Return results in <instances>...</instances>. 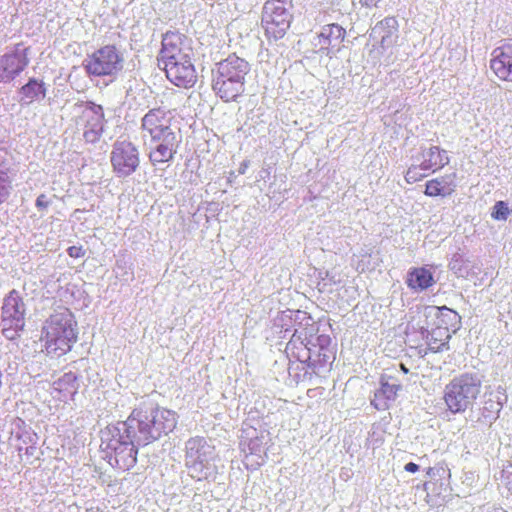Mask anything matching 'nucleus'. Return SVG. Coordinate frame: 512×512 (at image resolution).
<instances>
[{
  "instance_id": "obj_1",
  "label": "nucleus",
  "mask_w": 512,
  "mask_h": 512,
  "mask_svg": "<svg viewBox=\"0 0 512 512\" xmlns=\"http://www.w3.org/2000/svg\"><path fill=\"white\" fill-rule=\"evenodd\" d=\"M176 424L177 415L174 411L153 404H143L135 408L126 421L121 422V427L138 444L148 445L172 432Z\"/></svg>"
},
{
  "instance_id": "obj_2",
  "label": "nucleus",
  "mask_w": 512,
  "mask_h": 512,
  "mask_svg": "<svg viewBox=\"0 0 512 512\" xmlns=\"http://www.w3.org/2000/svg\"><path fill=\"white\" fill-rule=\"evenodd\" d=\"M76 326L69 310L52 314L43 326L47 354L59 357L69 352L77 341Z\"/></svg>"
},
{
  "instance_id": "obj_3",
  "label": "nucleus",
  "mask_w": 512,
  "mask_h": 512,
  "mask_svg": "<svg viewBox=\"0 0 512 512\" xmlns=\"http://www.w3.org/2000/svg\"><path fill=\"white\" fill-rule=\"evenodd\" d=\"M481 378L476 373H464L453 378L444 390V401L450 412L462 413L472 407L480 394Z\"/></svg>"
},
{
  "instance_id": "obj_4",
  "label": "nucleus",
  "mask_w": 512,
  "mask_h": 512,
  "mask_svg": "<svg viewBox=\"0 0 512 512\" xmlns=\"http://www.w3.org/2000/svg\"><path fill=\"white\" fill-rule=\"evenodd\" d=\"M185 449V463L192 478L199 481L215 478L217 455L213 445L203 437H193L186 442Z\"/></svg>"
},
{
  "instance_id": "obj_5",
  "label": "nucleus",
  "mask_w": 512,
  "mask_h": 512,
  "mask_svg": "<svg viewBox=\"0 0 512 512\" xmlns=\"http://www.w3.org/2000/svg\"><path fill=\"white\" fill-rule=\"evenodd\" d=\"M130 433L123 432L121 422L115 426L107 427L106 431L102 432V443H106V448L114 452L115 464L119 469L129 470L133 468L137 462V454L139 446H146L145 444H138Z\"/></svg>"
},
{
  "instance_id": "obj_6",
  "label": "nucleus",
  "mask_w": 512,
  "mask_h": 512,
  "mask_svg": "<svg viewBox=\"0 0 512 512\" xmlns=\"http://www.w3.org/2000/svg\"><path fill=\"white\" fill-rule=\"evenodd\" d=\"M125 59L114 45H105L94 51L83 61L86 73L91 77L115 79L124 68Z\"/></svg>"
},
{
  "instance_id": "obj_7",
  "label": "nucleus",
  "mask_w": 512,
  "mask_h": 512,
  "mask_svg": "<svg viewBox=\"0 0 512 512\" xmlns=\"http://www.w3.org/2000/svg\"><path fill=\"white\" fill-rule=\"evenodd\" d=\"M291 4L287 0H267L263 7L262 25L269 39L283 38L290 27Z\"/></svg>"
},
{
  "instance_id": "obj_8",
  "label": "nucleus",
  "mask_w": 512,
  "mask_h": 512,
  "mask_svg": "<svg viewBox=\"0 0 512 512\" xmlns=\"http://www.w3.org/2000/svg\"><path fill=\"white\" fill-rule=\"evenodd\" d=\"M2 333L8 340L19 337L25 326L26 306L19 292L13 289L4 298L1 309Z\"/></svg>"
},
{
  "instance_id": "obj_9",
  "label": "nucleus",
  "mask_w": 512,
  "mask_h": 512,
  "mask_svg": "<svg viewBox=\"0 0 512 512\" xmlns=\"http://www.w3.org/2000/svg\"><path fill=\"white\" fill-rule=\"evenodd\" d=\"M182 137L176 128L148 137L149 160L153 166L169 163L178 151Z\"/></svg>"
},
{
  "instance_id": "obj_10",
  "label": "nucleus",
  "mask_w": 512,
  "mask_h": 512,
  "mask_svg": "<svg viewBox=\"0 0 512 512\" xmlns=\"http://www.w3.org/2000/svg\"><path fill=\"white\" fill-rule=\"evenodd\" d=\"M158 64L184 61L192 58L193 50L190 39L178 31H167L162 37Z\"/></svg>"
},
{
  "instance_id": "obj_11",
  "label": "nucleus",
  "mask_w": 512,
  "mask_h": 512,
  "mask_svg": "<svg viewBox=\"0 0 512 512\" xmlns=\"http://www.w3.org/2000/svg\"><path fill=\"white\" fill-rule=\"evenodd\" d=\"M110 161L113 171L118 177H128L139 167L140 158L138 148L130 141L117 140L113 144Z\"/></svg>"
},
{
  "instance_id": "obj_12",
  "label": "nucleus",
  "mask_w": 512,
  "mask_h": 512,
  "mask_svg": "<svg viewBox=\"0 0 512 512\" xmlns=\"http://www.w3.org/2000/svg\"><path fill=\"white\" fill-rule=\"evenodd\" d=\"M80 120L83 123V137L88 143H96L104 132V111L101 105L92 101L77 103Z\"/></svg>"
},
{
  "instance_id": "obj_13",
  "label": "nucleus",
  "mask_w": 512,
  "mask_h": 512,
  "mask_svg": "<svg viewBox=\"0 0 512 512\" xmlns=\"http://www.w3.org/2000/svg\"><path fill=\"white\" fill-rule=\"evenodd\" d=\"M171 113L161 107L150 109L141 119L144 144L148 137L173 129Z\"/></svg>"
},
{
  "instance_id": "obj_14",
  "label": "nucleus",
  "mask_w": 512,
  "mask_h": 512,
  "mask_svg": "<svg viewBox=\"0 0 512 512\" xmlns=\"http://www.w3.org/2000/svg\"><path fill=\"white\" fill-rule=\"evenodd\" d=\"M167 78L178 87H192L197 80L196 70L192 58L184 61L162 64Z\"/></svg>"
},
{
  "instance_id": "obj_15",
  "label": "nucleus",
  "mask_w": 512,
  "mask_h": 512,
  "mask_svg": "<svg viewBox=\"0 0 512 512\" xmlns=\"http://www.w3.org/2000/svg\"><path fill=\"white\" fill-rule=\"evenodd\" d=\"M346 35L345 29L338 24H328L322 27L316 36L314 46L327 56H334L339 50Z\"/></svg>"
},
{
  "instance_id": "obj_16",
  "label": "nucleus",
  "mask_w": 512,
  "mask_h": 512,
  "mask_svg": "<svg viewBox=\"0 0 512 512\" xmlns=\"http://www.w3.org/2000/svg\"><path fill=\"white\" fill-rule=\"evenodd\" d=\"M29 64L26 49H15L0 58V82L13 81Z\"/></svg>"
},
{
  "instance_id": "obj_17",
  "label": "nucleus",
  "mask_w": 512,
  "mask_h": 512,
  "mask_svg": "<svg viewBox=\"0 0 512 512\" xmlns=\"http://www.w3.org/2000/svg\"><path fill=\"white\" fill-rule=\"evenodd\" d=\"M249 71V63L245 59L232 54L217 63L216 68L213 69L212 73L213 75H218L222 78L245 83V77Z\"/></svg>"
},
{
  "instance_id": "obj_18",
  "label": "nucleus",
  "mask_w": 512,
  "mask_h": 512,
  "mask_svg": "<svg viewBox=\"0 0 512 512\" xmlns=\"http://www.w3.org/2000/svg\"><path fill=\"white\" fill-rule=\"evenodd\" d=\"M490 68L501 80L512 81V40L493 50Z\"/></svg>"
},
{
  "instance_id": "obj_19",
  "label": "nucleus",
  "mask_w": 512,
  "mask_h": 512,
  "mask_svg": "<svg viewBox=\"0 0 512 512\" xmlns=\"http://www.w3.org/2000/svg\"><path fill=\"white\" fill-rule=\"evenodd\" d=\"M380 384L381 387L376 391L372 404H374L377 409H385L388 407V401L395 400L401 385L396 379L387 374L381 376Z\"/></svg>"
},
{
  "instance_id": "obj_20",
  "label": "nucleus",
  "mask_w": 512,
  "mask_h": 512,
  "mask_svg": "<svg viewBox=\"0 0 512 512\" xmlns=\"http://www.w3.org/2000/svg\"><path fill=\"white\" fill-rule=\"evenodd\" d=\"M398 21L395 17H386L378 22L371 32L375 40H379L383 48L390 47L397 39Z\"/></svg>"
},
{
  "instance_id": "obj_21",
  "label": "nucleus",
  "mask_w": 512,
  "mask_h": 512,
  "mask_svg": "<svg viewBox=\"0 0 512 512\" xmlns=\"http://www.w3.org/2000/svg\"><path fill=\"white\" fill-rule=\"evenodd\" d=\"M213 90L225 102L234 101L245 90L244 82H237L234 80L213 75Z\"/></svg>"
},
{
  "instance_id": "obj_22",
  "label": "nucleus",
  "mask_w": 512,
  "mask_h": 512,
  "mask_svg": "<svg viewBox=\"0 0 512 512\" xmlns=\"http://www.w3.org/2000/svg\"><path fill=\"white\" fill-rule=\"evenodd\" d=\"M456 174L450 173L438 178L429 180L426 183L425 194L430 197L451 195L456 188Z\"/></svg>"
},
{
  "instance_id": "obj_23",
  "label": "nucleus",
  "mask_w": 512,
  "mask_h": 512,
  "mask_svg": "<svg viewBox=\"0 0 512 512\" xmlns=\"http://www.w3.org/2000/svg\"><path fill=\"white\" fill-rule=\"evenodd\" d=\"M424 313L427 317H436L438 319L437 325L449 327L450 331L452 330V332H456L460 323V316L458 313L452 309L447 308L446 306H428L425 308Z\"/></svg>"
},
{
  "instance_id": "obj_24",
  "label": "nucleus",
  "mask_w": 512,
  "mask_h": 512,
  "mask_svg": "<svg viewBox=\"0 0 512 512\" xmlns=\"http://www.w3.org/2000/svg\"><path fill=\"white\" fill-rule=\"evenodd\" d=\"M422 157L423 160L420 164V167L424 171L439 170L449 164L450 161L446 150H442L438 146H432L429 149L423 151Z\"/></svg>"
},
{
  "instance_id": "obj_25",
  "label": "nucleus",
  "mask_w": 512,
  "mask_h": 512,
  "mask_svg": "<svg viewBox=\"0 0 512 512\" xmlns=\"http://www.w3.org/2000/svg\"><path fill=\"white\" fill-rule=\"evenodd\" d=\"M426 343L432 352H441L449 349L451 338L450 328L437 325L431 331L426 330Z\"/></svg>"
},
{
  "instance_id": "obj_26",
  "label": "nucleus",
  "mask_w": 512,
  "mask_h": 512,
  "mask_svg": "<svg viewBox=\"0 0 512 512\" xmlns=\"http://www.w3.org/2000/svg\"><path fill=\"white\" fill-rule=\"evenodd\" d=\"M432 272L426 267L413 268L407 275V286L415 291H423L434 284Z\"/></svg>"
},
{
  "instance_id": "obj_27",
  "label": "nucleus",
  "mask_w": 512,
  "mask_h": 512,
  "mask_svg": "<svg viewBox=\"0 0 512 512\" xmlns=\"http://www.w3.org/2000/svg\"><path fill=\"white\" fill-rule=\"evenodd\" d=\"M45 83L36 78H30L29 81L20 88L22 95L20 102L31 104L33 101L42 100L46 97Z\"/></svg>"
},
{
  "instance_id": "obj_28",
  "label": "nucleus",
  "mask_w": 512,
  "mask_h": 512,
  "mask_svg": "<svg viewBox=\"0 0 512 512\" xmlns=\"http://www.w3.org/2000/svg\"><path fill=\"white\" fill-rule=\"evenodd\" d=\"M243 451L246 453L249 452L250 455H254L258 458L256 463L258 465L262 464L264 462V456H265V443H264V437H254L251 438L247 443V448L244 446Z\"/></svg>"
},
{
  "instance_id": "obj_29",
  "label": "nucleus",
  "mask_w": 512,
  "mask_h": 512,
  "mask_svg": "<svg viewBox=\"0 0 512 512\" xmlns=\"http://www.w3.org/2000/svg\"><path fill=\"white\" fill-rule=\"evenodd\" d=\"M510 214V210L508 205L503 201H498L495 203L491 216L496 220H506Z\"/></svg>"
},
{
  "instance_id": "obj_30",
  "label": "nucleus",
  "mask_w": 512,
  "mask_h": 512,
  "mask_svg": "<svg viewBox=\"0 0 512 512\" xmlns=\"http://www.w3.org/2000/svg\"><path fill=\"white\" fill-rule=\"evenodd\" d=\"M426 171H424L420 165L419 166H411L406 174H405V180L408 182V183H415L419 180H421L422 178H424L427 174L425 173Z\"/></svg>"
},
{
  "instance_id": "obj_31",
  "label": "nucleus",
  "mask_w": 512,
  "mask_h": 512,
  "mask_svg": "<svg viewBox=\"0 0 512 512\" xmlns=\"http://www.w3.org/2000/svg\"><path fill=\"white\" fill-rule=\"evenodd\" d=\"M67 253L72 258H81L85 255L83 248L78 246H70L67 249Z\"/></svg>"
},
{
  "instance_id": "obj_32",
  "label": "nucleus",
  "mask_w": 512,
  "mask_h": 512,
  "mask_svg": "<svg viewBox=\"0 0 512 512\" xmlns=\"http://www.w3.org/2000/svg\"><path fill=\"white\" fill-rule=\"evenodd\" d=\"M50 202L49 200L47 199V196L45 194H40L37 199H36V202H35V205L36 207L39 209V210H44L46 209L48 206H49Z\"/></svg>"
},
{
  "instance_id": "obj_33",
  "label": "nucleus",
  "mask_w": 512,
  "mask_h": 512,
  "mask_svg": "<svg viewBox=\"0 0 512 512\" xmlns=\"http://www.w3.org/2000/svg\"><path fill=\"white\" fill-rule=\"evenodd\" d=\"M490 404V408L495 410L496 412H499L503 406V402L501 401V399L498 397L497 401L494 403V402H487L486 405Z\"/></svg>"
},
{
  "instance_id": "obj_34",
  "label": "nucleus",
  "mask_w": 512,
  "mask_h": 512,
  "mask_svg": "<svg viewBox=\"0 0 512 512\" xmlns=\"http://www.w3.org/2000/svg\"><path fill=\"white\" fill-rule=\"evenodd\" d=\"M405 471L415 473L419 470V465L414 462H409L404 466Z\"/></svg>"
},
{
  "instance_id": "obj_35",
  "label": "nucleus",
  "mask_w": 512,
  "mask_h": 512,
  "mask_svg": "<svg viewBox=\"0 0 512 512\" xmlns=\"http://www.w3.org/2000/svg\"><path fill=\"white\" fill-rule=\"evenodd\" d=\"M8 196V190L5 184H0V202Z\"/></svg>"
},
{
  "instance_id": "obj_36",
  "label": "nucleus",
  "mask_w": 512,
  "mask_h": 512,
  "mask_svg": "<svg viewBox=\"0 0 512 512\" xmlns=\"http://www.w3.org/2000/svg\"><path fill=\"white\" fill-rule=\"evenodd\" d=\"M248 166H249V161H243L238 168V173L241 175L245 174Z\"/></svg>"
},
{
  "instance_id": "obj_37",
  "label": "nucleus",
  "mask_w": 512,
  "mask_h": 512,
  "mask_svg": "<svg viewBox=\"0 0 512 512\" xmlns=\"http://www.w3.org/2000/svg\"><path fill=\"white\" fill-rule=\"evenodd\" d=\"M362 5L367 7L376 6L379 0H360Z\"/></svg>"
},
{
  "instance_id": "obj_38",
  "label": "nucleus",
  "mask_w": 512,
  "mask_h": 512,
  "mask_svg": "<svg viewBox=\"0 0 512 512\" xmlns=\"http://www.w3.org/2000/svg\"><path fill=\"white\" fill-rule=\"evenodd\" d=\"M7 180V173L0 170V184H5Z\"/></svg>"
},
{
  "instance_id": "obj_39",
  "label": "nucleus",
  "mask_w": 512,
  "mask_h": 512,
  "mask_svg": "<svg viewBox=\"0 0 512 512\" xmlns=\"http://www.w3.org/2000/svg\"><path fill=\"white\" fill-rule=\"evenodd\" d=\"M435 470L437 471V474H439V468H435V467L431 468V467H430V468H428V470H427V475H429V476L434 475V471H435Z\"/></svg>"
},
{
  "instance_id": "obj_40",
  "label": "nucleus",
  "mask_w": 512,
  "mask_h": 512,
  "mask_svg": "<svg viewBox=\"0 0 512 512\" xmlns=\"http://www.w3.org/2000/svg\"><path fill=\"white\" fill-rule=\"evenodd\" d=\"M319 341H320L321 345H323L324 343H328L330 341V339H329V337L321 336V337H319Z\"/></svg>"
},
{
  "instance_id": "obj_41",
  "label": "nucleus",
  "mask_w": 512,
  "mask_h": 512,
  "mask_svg": "<svg viewBox=\"0 0 512 512\" xmlns=\"http://www.w3.org/2000/svg\"><path fill=\"white\" fill-rule=\"evenodd\" d=\"M435 468H439V474L438 475H440V476H441L440 472H443V473L445 472V468L443 467V464H439Z\"/></svg>"
},
{
  "instance_id": "obj_42",
  "label": "nucleus",
  "mask_w": 512,
  "mask_h": 512,
  "mask_svg": "<svg viewBox=\"0 0 512 512\" xmlns=\"http://www.w3.org/2000/svg\"><path fill=\"white\" fill-rule=\"evenodd\" d=\"M400 367L404 371V373L408 372V369L403 364H400Z\"/></svg>"
}]
</instances>
